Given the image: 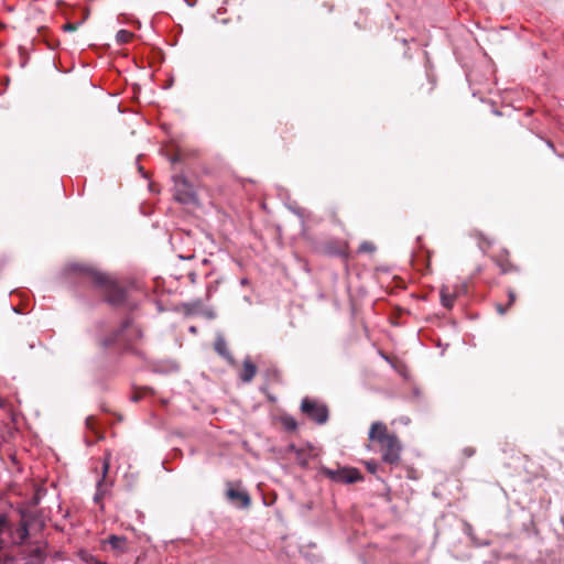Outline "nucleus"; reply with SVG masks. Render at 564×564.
I'll use <instances>...</instances> for the list:
<instances>
[{"mask_svg":"<svg viewBox=\"0 0 564 564\" xmlns=\"http://www.w3.org/2000/svg\"><path fill=\"white\" fill-rule=\"evenodd\" d=\"M74 270L85 275L95 286L100 288L110 305L133 308V305L128 301L126 290L109 275L87 265L76 264Z\"/></svg>","mask_w":564,"mask_h":564,"instance_id":"nucleus-1","label":"nucleus"},{"mask_svg":"<svg viewBox=\"0 0 564 564\" xmlns=\"http://www.w3.org/2000/svg\"><path fill=\"white\" fill-rule=\"evenodd\" d=\"M143 336L141 328L128 317L122 321L121 325L113 329L109 335L100 339L104 348L116 347L118 349L133 351V345Z\"/></svg>","mask_w":564,"mask_h":564,"instance_id":"nucleus-2","label":"nucleus"},{"mask_svg":"<svg viewBox=\"0 0 564 564\" xmlns=\"http://www.w3.org/2000/svg\"><path fill=\"white\" fill-rule=\"evenodd\" d=\"M301 412L311 421L323 425L328 421L329 411L326 404L317 400L305 397L301 402Z\"/></svg>","mask_w":564,"mask_h":564,"instance_id":"nucleus-3","label":"nucleus"},{"mask_svg":"<svg viewBox=\"0 0 564 564\" xmlns=\"http://www.w3.org/2000/svg\"><path fill=\"white\" fill-rule=\"evenodd\" d=\"M172 178L174 183V198L181 204H196L197 196L188 180L182 174L174 175Z\"/></svg>","mask_w":564,"mask_h":564,"instance_id":"nucleus-4","label":"nucleus"},{"mask_svg":"<svg viewBox=\"0 0 564 564\" xmlns=\"http://www.w3.org/2000/svg\"><path fill=\"white\" fill-rule=\"evenodd\" d=\"M321 473L333 481L340 484H355L364 479L361 473L357 468L343 467L332 469L322 467Z\"/></svg>","mask_w":564,"mask_h":564,"instance_id":"nucleus-5","label":"nucleus"},{"mask_svg":"<svg viewBox=\"0 0 564 564\" xmlns=\"http://www.w3.org/2000/svg\"><path fill=\"white\" fill-rule=\"evenodd\" d=\"M382 460L389 465H398L401 458L402 445L397 435L380 445Z\"/></svg>","mask_w":564,"mask_h":564,"instance_id":"nucleus-6","label":"nucleus"},{"mask_svg":"<svg viewBox=\"0 0 564 564\" xmlns=\"http://www.w3.org/2000/svg\"><path fill=\"white\" fill-rule=\"evenodd\" d=\"M394 435L395 434H391L388 432L387 425L384 423L378 421L371 424L368 433V438L371 442H377L381 445Z\"/></svg>","mask_w":564,"mask_h":564,"instance_id":"nucleus-7","label":"nucleus"},{"mask_svg":"<svg viewBox=\"0 0 564 564\" xmlns=\"http://www.w3.org/2000/svg\"><path fill=\"white\" fill-rule=\"evenodd\" d=\"M109 467H110V463H109V457L107 456L102 462V476L97 481V485H96V494L94 496V501L96 503H99L102 500V498L105 497V495L108 490V485L105 479L109 471Z\"/></svg>","mask_w":564,"mask_h":564,"instance_id":"nucleus-8","label":"nucleus"},{"mask_svg":"<svg viewBox=\"0 0 564 564\" xmlns=\"http://www.w3.org/2000/svg\"><path fill=\"white\" fill-rule=\"evenodd\" d=\"M46 552L42 546L31 547L23 556V564H44Z\"/></svg>","mask_w":564,"mask_h":564,"instance_id":"nucleus-9","label":"nucleus"},{"mask_svg":"<svg viewBox=\"0 0 564 564\" xmlns=\"http://www.w3.org/2000/svg\"><path fill=\"white\" fill-rule=\"evenodd\" d=\"M226 496L231 502H239L242 508H248L251 503L250 496L245 490L228 488Z\"/></svg>","mask_w":564,"mask_h":564,"instance_id":"nucleus-10","label":"nucleus"},{"mask_svg":"<svg viewBox=\"0 0 564 564\" xmlns=\"http://www.w3.org/2000/svg\"><path fill=\"white\" fill-rule=\"evenodd\" d=\"M256 373H257L256 365L250 360L249 357H247L243 360V368L240 373V380L245 383H249L253 380Z\"/></svg>","mask_w":564,"mask_h":564,"instance_id":"nucleus-11","label":"nucleus"},{"mask_svg":"<svg viewBox=\"0 0 564 564\" xmlns=\"http://www.w3.org/2000/svg\"><path fill=\"white\" fill-rule=\"evenodd\" d=\"M214 349L219 356L225 358L227 361L234 362V357L230 354V351L227 347V343L221 335H217L215 344H214Z\"/></svg>","mask_w":564,"mask_h":564,"instance_id":"nucleus-12","label":"nucleus"},{"mask_svg":"<svg viewBox=\"0 0 564 564\" xmlns=\"http://www.w3.org/2000/svg\"><path fill=\"white\" fill-rule=\"evenodd\" d=\"M440 295L442 305L451 310L453 307L455 296L453 294H449L446 288H442Z\"/></svg>","mask_w":564,"mask_h":564,"instance_id":"nucleus-13","label":"nucleus"},{"mask_svg":"<svg viewBox=\"0 0 564 564\" xmlns=\"http://www.w3.org/2000/svg\"><path fill=\"white\" fill-rule=\"evenodd\" d=\"M281 424L288 432H293L297 429V422L296 420L291 415H282L281 416Z\"/></svg>","mask_w":564,"mask_h":564,"instance_id":"nucleus-14","label":"nucleus"},{"mask_svg":"<svg viewBox=\"0 0 564 564\" xmlns=\"http://www.w3.org/2000/svg\"><path fill=\"white\" fill-rule=\"evenodd\" d=\"M80 560L86 562L87 564H107L106 562L99 561L93 554L82 551L79 553Z\"/></svg>","mask_w":564,"mask_h":564,"instance_id":"nucleus-15","label":"nucleus"},{"mask_svg":"<svg viewBox=\"0 0 564 564\" xmlns=\"http://www.w3.org/2000/svg\"><path fill=\"white\" fill-rule=\"evenodd\" d=\"M132 37V33L127 30H119L116 35V41L119 44L128 43Z\"/></svg>","mask_w":564,"mask_h":564,"instance_id":"nucleus-16","label":"nucleus"},{"mask_svg":"<svg viewBox=\"0 0 564 564\" xmlns=\"http://www.w3.org/2000/svg\"><path fill=\"white\" fill-rule=\"evenodd\" d=\"M19 541L18 543H23L29 538V528L26 522H21L20 527L17 530Z\"/></svg>","mask_w":564,"mask_h":564,"instance_id":"nucleus-17","label":"nucleus"},{"mask_svg":"<svg viewBox=\"0 0 564 564\" xmlns=\"http://www.w3.org/2000/svg\"><path fill=\"white\" fill-rule=\"evenodd\" d=\"M108 542L112 549H121L126 542V539L118 535H110Z\"/></svg>","mask_w":564,"mask_h":564,"instance_id":"nucleus-18","label":"nucleus"},{"mask_svg":"<svg viewBox=\"0 0 564 564\" xmlns=\"http://www.w3.org/2000/svg\"><path fill=\"white\" fill-rule=\"evenodd\" d=\"M375 251H376V246L370 241H364L358 248V252H360V253H367V252L371 253Z\"/></svg>","mask_w":564,"mask_h":564,"instance_id":"nucleus-19","label":"nucleus"},{"mask_svg":"<svg viewBox=\"0 0 564 564\" xmlns=\"http://www.w3.org/2000/svg\"><path fill=\"white\" fill-rule=\"evenodd\" d=\"M365 466H366V469L370 473V474H376L378 468H379V464L378 462L376 460H367L365 463Z\"/></svg>","mask_w":564,"mask_h":564,"instance_id":"nucleus-20","label":"nucleus"},{"mask_svg":"<svg viewBox=\"0 0 564 564\" xmlns=\"http://www.w3.org/2000/svg\"><path fill=\"white\" fill-rule=\"evenodd\" d=\"M9 529V521L4 514H0V535Z\"/></svg>","mask_w":564,"mask_h":564,"instance_id":"nucleus-21","label":"nucleus"},{"mask_svg":"<svg viewBox=\"0 0 564 564\" xmlns=\"http://www.w3.org/2000/svg\"><path fill=\"white\" fill-rule=\"evenodd\" d=\"M78 23H66L63 25V30L66 31V32H73V31H76L78 29Z\"/></svg>","mask_w":564,"mask_h":564,"instance_id":"nucleus-22","label":"nucleus"},{"mask_svg":"<svg viewBox=\"0 0 564 564\" xmlns=\"http://www.w3.org/2000/svg\"><path fill=\"white\" fill-rule=\"evenodd\" d=\"M170 160H171L172 164H176V163L182 162L183 161V153H182V151H178L177 153H175Z\"/></svg>","mask_w":564,"mask_h":564,"instance_id":"nucleus-23","label":"nucleus"},{"mask_svg":"<svg viewBox=\"0 0 564 564\" xmlns=\"http://www.w3.org/2000/svg\"><path fill=\"white\" fill-rule=\"evenodd\" d=\"M0 564H14V560L12 556L6 555L3 557L0 556Z\"/></svg>","mask_w":564,"mask_h":564,"instance_id":"nucleus-24","label":"nucleus"},{"mask_svg":"<svg viewBox=\"0 0 564 564\" xmlns=\"http://www.w3.org/2000/svg\"><path fill=\"white\" fill-rule=\"evenodd\" d=\"M508 297H509L508 306H511L516 301V293L512 290H509Z\"/></svg>","mask_w":564,"mask_h":564,"instance_id":"nucleus-25","label":"nucleus"},{"mask_svg":"<svg viewBox=\"0 0 564 564\" xmlns=\"http://www.w3.org/2000/svg\"><path fill=\"white\" fill-rule=\"evenodd\" d=\"M508 307H509V306H503V305H501V304H498V305L496 306V308H497L498 313H499V314H501V315H503V314L507 312V308H508Z\"/></svg>","mask_w":564,"mask_h":564,"instance_id":"nucleus-26","label":"nucleus"},{"mask_svg":"<svg viewBox=\"0 0 564 564\" xmlns=\"http://www.w3.org/2000/svg\"><path fill=\"white\" fill-rule=\"evenodd\" d=\"M464 454L467 456V457H471L474 454H475V449L471 448V447H466L464 449Z\"/></svg>","mask_w":564,"mask_h":564,"instance_id":"nucleus-27","label":"nucleus"},{"mask_svg":"<svg viewBox=\"0 0 564 564\" xmlns=\"http://www.w3.org/2000/svg\"><path fill=\"white\" fill-rule=\"evenodd\" d=\"M334 254H337V256H340V257H346V252L341 249H338V250H335L333 251Z\"/></svg>","mask_w":564,"mask_h":564,"instance_id":"nucleus-28","label":"nucleus"},{"mask_svg":"<svg viewBox=\"0 0 564 564\" xmlns=\"http://www.w3.org/2000/svg\"><path fill=\"white\" fill-rule=\"evenodd\" d=\"M141 399V395L137 392L132 397V401L138 402Z\"/></svg>","mask_w":564,"mask_h":564,"instance_id":"nucleus-29","label":"nucleus"},{"mask_svg":"<svg viewBox=\"0 0 564 564\" xmlns=\"http://www.w3.org/2000/svg\"><path fill=\"white\" fill-rule=\"evenodd\" d=\"M93 420H94V419H93L91 416H89V417H87V419H86V424H87V426H88V427H91Z\"/></svg>","mask_w":564,"mask_h":564,"instance_id":"nucleus-30","label":"nucleus"},{"mask_svg":"<svg viewBox=\"0 0 564 564\" xmlns=\"http://www.w3.org/2000/svg\"><path fill=\"white\" fill-rule=\"evenodd\" d=\"M466 533H467L470 538H473V535H471V527H470L469 524H467V525H466Z\"/></svg>","mask_w":564,"mask_h":564,"instance_id":"nucleus-31","label":"nucleus"},{"mask_svg":"<svg viewBox=\"0 0 564 564\" xmlns=\"http://www.w3.org/2000/svg\"><path fill=\"white\" fill-rule=\"evenodd\" d=\"M189 332L195 334L197 332V329L195 326H192V327H189Z\"/></svg>","mask_w":564,"mask_h":564,"instance_id":"nucleus-32","label":"nucleus"},{"mask_svg":"<svg viewBox=\"0 0 564 564\" xmlns=\"http://www.w3.org/2000/svg\"><path fill=\"white\" fill-rule=\"evenodd\" d=\"M247 282H248L247 279L241 280V284H246Z\"/></svg>","mask_w":564,"mask_h":564,"instance_id":"nucleus-33","label":"nucleus"}]
</instances>
